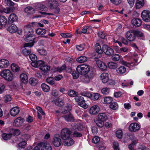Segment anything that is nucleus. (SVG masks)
<instances>
[{
  "label": "nucleus",
  "instance_id": "obj_1",
  "mask_svg": "<svg viewBox=\"0 0 150 150\" xmlns=\"http://www.w3.org/2000/svg\"><path fill=\"white\" fill-rule=\"evenodd\" d=\"M24 32L25 38V40L28 42L24 44V47H32L35 43L34 39L35 38L33 37L34 30L30 27V25L25 26L24 28Z\"/></svg>",
  "mask_w": 150,
  "mask_h": 150
},
{
  "label": "nucleus",
  "instance_id": "obj_2",
  "mask_svg": "<svg viewBox=\"0 0 150 150\" xmlns=\"http://www.w3.org/2000/svg\"><path fill=\"white\" fill-rule=\"evenodd\" d=\"M31 65L35 67H40V69L42 72V74L44 75H48V71L50 70V67L44 64V62L41 60H39L32 62L31 63Z\"/></svg>",
  "mask_w": 150,
  "mask_h": 150
},
{
  "label": "nucleus",
  "instance_id": "obj_3",
  "mask_svg": "<svg viewBox=\"0 0 150 150\" xmlns=\"http://www.w3.org/2000/svg\"><path fill=\"white\" fill-rule=\"evenodd\" d=\"M76 69L79 74L83 75L91 71L90 67L88 65L85 64L78 66Z\"/></svg>",
  "mask_w": 150,
  "mask_h": 150
},
{
  "label": "nucleus",
  "instance_id": "obj_4",
  "mask_svg": "<svg viewBox=\"0 0 150 150\" xmlns=\"http://www.w3.org/2000/svg\"><path fill=\"white\" fill-rule=\"evenodd\" d=\"M0 74L1 76L8 81H12L13 78V74L8 69L3 70L1 72Z\"/></svg>",
  "mask_w": 150,
  "mask_h": 150
},
{
  "label": "nucleus",
  "instance_id": "obj_5",
  "mask_svg": "<svg viewBox=\"0 0 150 150\" xmlns=\"http://www.w3.org/2000/svg\"><path fill=\"white\" fill-rule=\"evenodd\" d=\"M95 74L93 71L91 70L85 74L83 75L82 81L86 83L90 82L94 77Z\"/></svg>",
  "mask_w": 150,
  "mask_h": 150
},
{
  "label": "nucleus",
  "instance_id": "obj_6",
  "mask_svg": "<svg viewBox=\"0 0 150 150\" xmlns=\"http://www.w3.org/2000/svg\"><path fill=\"white\" fill-rule=\"evenodd\" d=\"M74 99L77 102L78 105L84 109H86L88 107V105L85 103L84 98L83 97L77 96Z\"/></svg>",
  "mask_w": 150,
  "mask_h": 150
},
{
  "label": "nucleus",
  "instance_id": "obj_7",
  "mask_svg": "<svg viewBox=\"0 0 150 150\" xmlns=\"http://www.w3.org/2000/svg\"><path fill=\"white\" fill-rule=\"evenodd\" d=\"M71 133V132L69 129L64 128L61 131L60 136L62 139L67 140L69 139L70 138Z\"/></svg>",
  "mask_w": 150,
  "mask_h": 150
},
{
  "label": "nucleus",
  "instance_id": "obj_8",
  "mask_svg": "<svg viewBox=\"0 0 150 150\" xmlns=\"http://www.w3.org/2000/svg\"><path fill=\"white\" fill-rule=\"evenodd\" d=\"M141 16L143 20L148 22L150 21V11L148 10H144L141 13Z\"/></svg>",
  "mask_w": 150,
  "mask_h": 150
},
{
  "label": "nucleus",
  "instance_id": "obj_9",
  "mask_svg": "<svg viewBox=\"0 0 150 150\" xmlns=\"http://www.w3.org/2000/svg\"><path fill=\"white\" fill-rule=\"evenodd\" d=\"M139 33V32L138 31H136L135 32L128 31L126 34V36L129 41H133L135 38V35Z\"/></svg>",
  "mask_w": 150,
  "mask_h": 150
},
{
  "label": "nucleus",
  "instance_id": "obj_10",
  "mask_svg": "<svg viewBox=\"0 0 150 150\" xmlns=\"http://www.w3.org/2000/svg\"><path fill=\"white\" fill-rule=\"evenodd\" d=\"M61 140L59 135V134H55L53 141V144L54 146L56 147H59L61 145Z\"/></svg>",
  "mask_w": 150,
  "mask_h": 150
},
{
  "label": "nucleus",
  "instance_id": "obj_11",
  "mask_svg": "<svg viewBox=\"0 0 150 150\" xmlns=\"http://www.w3.org/2000/svg\"><path fill=\"white\" fill-rule=\"evenodd\" d=\"M140 128V126L136 122L131 123L129 127V130L131 132H134L138 131Z\"/></svg>",
  "mask_w": 150,
  "mask_h": 150
},
{
  "label": "nucleus",
  "instance_id": "obj_12",
  "mask_svg": "<svg viewBox=\"0 0 150 150\" xmlns=\"http://www.w3.org/2000/svg\"><path fill=\"white\" fill-rule=\"evenodd\" d=\"M103 50L105 53L108 56H112V49L106 45L103 46Z\"/></svg>",
  "mask_w": 150,
  "mask_h": 150
},
{
  "label": "nucleus",
  "instance_id": "obj_13",
  "mask_svg": "<svg viewBox=\"0 0 150 150\" xmlns=\"http://www.w3.org/2000/svg\"><path fill=\"white\" fill-rule=\"evenodd\" d=\"M99 110V108L98 105H94L90 108L89 112L91 115H95L98 113Z\"/></svg>",
  "mask_w": 150,
  "mask_h": 150
},
{
  "label": "nucleus",
  "instance_id": "obj_14",
  "mask_svg": "<svg viewBox=\"0 0 150 150\" xmlns=\"http://www.w3.org/2000/svg\"><path fill=\"white\" fill-rule=\"evenodd\" d=\"M24 121L23 118H21V117H18L14 120L13 124L15 126L20 127L22 125Z\"/></svg>",
  "mask_w": 150,
  "mask_h": 150
},
{
  "label": "nucleus",
  "instance_id": "obj_15",
  "mask_svg": "<svg viewBox=\"0 0 150 150\" xmlns=\"http://www.w3.org/2000/svg\"><path fill=\"white\" fill-rule=\"evenodd\" d=\"M96 63L98 67L102 71H104L106 70L107 66L103 62L99 60H98L96 61Z\"/></svg>",
  "mask_w": 150,
  "mask_h": 150
},
{
  "label": "nucleus",
  "instance_id": "obj_16",
  "mask_svg": "<svg viewBox=\"0 0 150 150\" xmlns=\"http://www.w3.org/2000/svg\"><path fill=\"white\" fill-rule=\"evenodd\" d=\"M18 19V17L15 14H11L8 17V23L11 24L14 22L17 21Z\"/></svg>",
  "mask_w": 150,
  "mask_h": 150
},
{
  "label": "nucleus",
  "instance_id": "obj_17",
  "mask_svg": "<svg viewBox=\"0 0 150 150\" xmlns=\"http://www.w3.org/2000/svg\"><path fill=\"white\" fill-rule=\"evenodd\" d=\"M38 145L41 148V150H52V146L49 144L42 142Z\"/></svg>",
  "mask_w": 150,
  "mask_h": 150
},
{
  "label": "nucleus",
  "instance_id": "obj_18",
  "mask_svg": "<svg viewBox=\"0 0 150 150\" xmlns=\"http://www.w3.org/2000/svg\"><path fill=\"white\" fill-rule=\"evenodd\" d=\"M7 20L5 16H0V29L5 26L7 24Z\"/></svg>",
  "mask_w": 150,
  "mask_h": 150
},
{
  "label": "nucleus",
  "instance_id": "obj_19",
  "mask_svg": "<svg viewBox=\"0 0 150 150\" xmlns=\"http://www.w3.org/2000/svg\"><path fill=\"white\" fill-rule=\"evenodd\" d=\"M9 65L8 61L5 59H2L0 60V68H4L7 67Z\"/></svg>",
  "mask_w": 150,
  "mask_h": 150
},
{
  "label": "nucleus",
  "instance_id": "obj_20",
  "mask_svg": "<svg viewBox=\"0 0 150 150\" xmlns=\"http://www.w3.org/2000/svg\"><path fill=\"white\" fill-rule=\"evenodd\" d=\"M63 117L66 121L68 122H72L74 120V117L70 112L67 114L64 115Z\"/></svg>",
  "mask_w": 150,
  "mask_h": 150
},
{
  "label": "nucleus",
  "instance_id": "obj_21",
  "mask_svg": "<svg viewBox=\"0 0 150 150\" xmlns=\"http://www.w3.org/2000/svg\"><path fill=\"white\" fill-rule=\"evenodd\" d=\"M132 24L136 27H139L142 24L141 19L138 18H135L132 19L131 21Z\"/></svg>",
  "mask_w": 150,
  "mask_h": 150
},
{
  "label": "nucleus",
  "instance_id": "obj_22",
  "mask_svg": "<svg viewBox=\"0 0 150 150\" xmlns=\"http://www.w3.org/2000/svg\"><path fill=\"white\" fill-rule=\"evenodd\" d=\"M20 110L18 107H14L11 108L10 111L11 115L13 117L16 116L19 112Z\"/></svg>",
  "mask_w": 150,
  "mask_h": 150
},
{
  "label": "nucleus",
  "instance_id": "obj_23",
  "mask_svg": "<svg viewBox=\"0 0 150 150\" xmlns=\"http://www.w3.org/2000/svg\"><path fill=\"white\" fill-rule=\"evenodd\" d=\"M100 78L103 83H106L109 80L108 74L107 73H103L100 75Z\"/></svg>",
  "mask_w": 150,
  "mask_h": 150
},
{
  "label": "nucleus",
  "instance_id": "obj_24",
  "mask_svg": "<svg viewBox=\"0 0 150 150\" xmlns=\"http://www.w3.org/2000/svg\"><path fill=\"white\" fill-rule=\"evenodd\" d=\"M48 2L49 6L51 9L57 8L58 6V3L55 0H49Z\"/></svg>",
  "mask_w": 150,
  "mask_h": 150
},
{
  "label": "nucleus",
  "instance_id": "obj_25",
  "mask_svg": "<svg viewBox=\"0 0 150 150\" xmlns=\"http://www.w3.org/2000/svg\"><path fill=\"white\" fill-rule=\"evenodd\" d=\"M7 30L10 33H13L17 31L18 28L15 25L12 24L11 26H8Z\"/></svg>",
  "mask_w": 150,
  "mask_h": 150
},
{
  "label": "nucleus",
  "instance_id": "obj_26",
  "mask_svg": "<svg viewBox=\"0 0 150 150\" xmlns=\"http://www.w3.org/2000/svg\"><path fill=\"white\" fill-rule=\"evenodd\" d=\"M112 98L110 97H107L105 98L104 102L106 104H110L109 107L112 109Z\"/></svg>",
  "mask_w": 150,
  "mask_h": 150
},
{
  "label": "nucleus",
  "instance_id": "obj_27",
  "mask_svg": "<svg viewBox=\"0 0 150 150\" xmlns=\"http://www.w3.org/2000/svg\"><path fill=\"white\" fill-rule=\"evenodd\" d=\"M108 117L107 115L105 113H99L98 118L105 122L108 119Z\"/></svg>",
  "mask_w": 150,
  "mask_h": 150
},
{
  "label": "nucleus",
  "instance_id": "obj_28",
  "mask_svg": "<svg viewBox=\"0 0 150 150\" xmlns=\"http://www.w3.org/2000/svg\"><path fill=\"white\" fill-rule=\"evenodd\" d=\"M34 6L36 8L42 11H46L47 9V8L44 5L40 3H38L35 4Z\"/></svg>",
  "mask_w": 150,
  "mask_h": 150
},
{
  "label": "nucleus",
  "instance_id": "obj_29",
  "mask_svg": "<svg viewBox=\"0 0 150 150\" xmlns=\"http://www.w3.org/2000/svg\"><path fill=\"white\" fill-rule=\"evenodd\" d=\"M20 78L21 81L24 83H26L28 81V77L27 75L23 73L21 74Z\"/></svg>",
  "mask_w": 150,
  "mask_h": 150
},
{
  "label": "nucleus",
  "instance_id": "obj_30",
  "mask_svg": "<svg viewBox=\"0 0 150 150\" xmlns=\"http://www.w3.org/2000/svg\"><path fill=\"white\" fill-rule=\"evenodd\" d=\"M55 104L57 106L61 107L64 105V101L63 100L59 98H57L54 102Z\"/></svg>",
  "mask_w": 150,
  "mask_h": 150
},
{
  "label": "nucleus",
  "instance_id": "obj_31",
  "mask_svg": "<svg viewBox=\"0 0 150 150\" xmlns=\"http://www.w3.org/2000/svg\"><path fill=\"white\" fill-rule=\"evenodd\" d=\"M25 12L29 14H31L35 13V10L32 7H28L25 8L24 10Z\"/></svg>",
  "mask_w": 150,
  "mask_h": 150
},
{
  "label": "nucleus",
  "instance_id": "obj_32",
  "mask_svg": "<svg viewBox=\"0 0 150 150\" xmlns=\"http://www.w3.org/2000/svg\"><path fill=\"white\" fill-rule=\"evenodd\" d=\"M11 68L14 72H18L20 70V67L15 64H13L11 65Z\"/></svg>",
  "mask_w": 150,
  "mask_h": 150
},
{
  "label": "nucleus",
  "instance_id": "obj_33",
  "mask_svg": "<svg viewBox=\"0 0 150 150\" xmlns=\"http://www.w3.org/2000/svg\"><path fill=\"white\" fill-rule=\"evenodd\" d=\"M9 131V134L4 133L2 134V137L4 140H7L10 139L12 135L11 133H10V130Z\"/></svg>",
  "mask_w": 150,
  "mask_h": 150
},
{
  "label": "nucleus",
  "instance_id": "obj_34",
  "mask_svg": "<svg viewBox=\"0 0 150 150\" xmlns=\"http://www.w3.org/2000/svg\"><path fill=\"white\" fill-rule=\"evenodd\" d=\"M116 71L119 74H122L126 71V69L125 67L122 66L118 68Z\"/></svg>",
  "mask_w": 150,
  "mask_h": 150
},
{
  "label": "nucleus",
  "instance_id": "obj_35",
  "mask_svg": "<svg viewBox=\"0 0 150 150\" xmlns=\"http://www.w3.org/2000/svg\"><path fill=\"white\" fill-rule=\"evenodd\" d=\"M10 133L12 134V135H18L21 133L20 131L18 129H10Z\"/></svg>",
  "mask_w": 150,
  "mask_h": 150
},
{
  "label": "nucleus",
  "instance_id": "obj_36",
  "mask_svg": "<svg viewBox=\"0 0 150 150\" xmlns=\"http://www.w3.org/2000/svg\"><path fill=\"white\" fill-rule=\"evenodd\" d=\"M95 50L96 52L99 54H101L103 53V49L101 48L100 45L98 43H96L95 45Z\"/></svg>",
  "mask_w": 150,
  "mask_h": 150
},
{
  "label": "nucleus",
  "instance_id": "obj_37",
  "mask_svg": "<svg viewBox=\"0 0 150 150\" xmlns=\"http://www.w3.org/2000/svg\"><path fill=\"white\" fill-rule=\"evenodd\" d=\"M36 32L38 35H42L46 33V30L44 29L38 28L36 30Z\"/></svg>",
  "mask_w": 150,
  "mask_h": 150
},
{
  "label": "nucleus",
  "instance_id": "obj_38",
  "mask_svg": "<svg viewBox=\"0 0 150 150\" xmlns=\"http://www.w3.org/2000/svg\"><path fill=\"white\" fill-rule=\"evenodd\" d=\"M115 134L116 137L118 139H121L122 138L123 133L121 129H119L117 130L115 132Z\"/></svg>",
  "mask_w": 150,
  "mask_h": 150
},
{
  "label": "nucleus",
  "instance_id": "obj_39",
  "mask_svg": "<svg viewBox=\"0 0 150 150\" xmlns=\"http://www.w3.org/2000/svg\"><path fill=\"white\" fill-rule=\"evenodd\" d=\"M96 125L99 127H102L104 124V122L98 118L97 120L95 121Z\"/></svg>",
  "mask_w": 150,
  "mask_h": 150
},
{
  "label": "nucleus",
  "instance_id": "obj_40",
  "mask_svg": "<svg viewBox=\"0 0 150 150\" xmlns=\"http://www.w3.org/2000/svg\"><path fill=\"white\" fill-rule=\"evenodd\" d=\"M87 58L85 56H82L77 58L76 61L80 63H83L87 60Z\"/></svg>",
  "mask_w": 150,
  "mask_h": 150
},
{
  "label": "nucleus",
  "instance_id": "obj_41",
  "mask_svg": "<svg viewBox=\"0 0 150 150\" xmlns=\"http://www.w3.org/2000/svg\"><path fill=\"white\" fill-rule=\"evenodd\" d=\"M41 87L43 90L45 92H47L50 90L49 86L46 84L43 83L41 85Z\"/></svg>",
  "mask_w": 150,
  "mask_h": 150
},
{
  "label": "nucleus",
  "instance_id": "obj_42",
  "mask_svg": "<svg viewBox=\"0 0 150 150\" xmlns=\"http://www.w3.org/2000/svg\"><path fill=\"white\" fill-rule=\"evenodd\" d=\"M68 94L70 97H75L78 95V93L74 91L71 90L68 91Z\"/></svg>",
  "mask_w": 150,
  "mask_h": 150
},
{
  "label": "nucleus",
  "instance_id": "obj_43",
  "mask_svg": "<svg viewBox=\"0 0 150 150\" xmlns=\"http://www.w3.org/2000/svg\"><path fill=\"white\" fill-rule=\"evenodd\" d=\"M46 81L50 85H53L54 83V79L52 77L47 78Z\"/></svg>",
  "mask_w": 150,
  "mask_h": 150
},
{
  "label": "nucleus",
  "instance_id": "obj_44",
  "mask_svg": "<svg viewBox=\"0 0 150 150\" xmlns=\"http://www.w3.org/2000/svg\"><path fill=\"white\" fill-rule=\"evenodd\" d=\"M71 107L69 105L68 106H66L64 108L62 109V112L64 114H66L67 112H69V111L71 110Z\"/></svg>",
  "mask_w": 150,
  "mask_h": 150
},
{
  "label": "nucleus",
  "instance_id": "obj_45",
  "mask_svg": "<svg viewBox=\"0 0 150 150\" xmlns=\"http://www.w3.org/2000/svg\"><path fill=\"white\" fill-rule=\"evenodd\" d=\"M100 97V95L97 93H94L92 95L91 99L93 100H96L98 99Z\"/></svg>",
  "mask_w": 150,
  "mask_h": 150
},
{
  "label": "nucleus",
  "instance_id": "obj_46",
  "mask_svg": "<svg viewBox=\"0 0 150 150\" xmlns=\"http://www.w3.org/2000/svg\"><path fill=\"white\" fill-rule=\"evenodd\" d=\"M38 82L37 80L34 78H31L29 80V83L33 86H35L37 84Z\"/></svg>",
  "mask_w": 150,
  "mask_h": 150
},
{
  "label": "nucleus",
  "instance_id": "obj_47",
  "mask_svg": "<svg viewBox=\"0 0 150 150\" xmlns=\"http://www.w3.org/2000/svg\"><path fill=\"white\" fill-rule=\"evenodd\" d=\"M144 5V2L137 1L136 7L137 9H139L142 7Z\"/></svg>",
  "mask_w": 150,
  "mask_h": 150
},
{
  "label": "nucleus",
  "instance_id": "obj_48",
  "mask_svg": "<svg viewBox=\"0 0 150 150\" xmlns=\"http://www.w3.org/2000/svg\"><path fill=\"white\" fill-rule=\"evenodd\" d=\"M29 57L32 62H34L36 61L37 59V57L34 54H30L29 56Z\"/></svg>",
  "mask_w": 150,
  "mask_h": 150
},
{
  "label": "nucleus",
  "instance_id": "obj_49",
  "mask_svg": "<svg viewBox=\"0 0 150 150\" xmlns=\"http://www.w3.org/2000/svg\"><path fill=\"white\" fill-rule=\"evenodd\" d=\"M113 148L114 150H120V148L119 147V144L117 141H115L113 143Z\"/></svg>",
  "mask_w": 150,
  "mask_h": 150
},
{
  "label": "nucleus",
  "instance_id": "obj_50",
  "mask_svg": "<svg viewBox=\"0 0 150 150\" xmlns=\"http://www.w3.org/2000/svg\"><path fill=\"white\" fill-rule=\"evenodd\" d=\"M5 3L7 6H11L14 5V3L11 0H5Z\"/></svg>",
  "mask_w": 150,
  "mask_h": 150
},
{
  "label": "nucleus",
  "instance_id": "obj_51",
  "mask_svg": "<svg viewBox=\"0 0 150 150\" xmlns=\"http://www.w3.org/2000/svg\"><path fill=\"white\" fill-rule=\"evenodd\" d=\"M100 140V139L99 137L97 136H95L92 139V142L95 144H96L99 142Z\"/></svg>",
  "mask_w": 150,
  "mask_h": 150
},
{
  "label": "nucleus",
  "instance_id": "obj_52",
  "mask_svg": "<svg viewBox=\"0 0 150 150\" xmlns=\"http://www.w3.org/2000/svg\"><path fill=\"white\" fill-rule=\"evenodd\" d=\"M31 52L30 50L28 49L25 48L23 50V53L25 55H29Z\"/></svg>",
  "mask_w": 150,
  "mask_h": 150
},
{
  "label": "nucleus",
  "instance_id": "obj_53",
  "mask_svg": "<svg viewBox=\"0 0 150 150\" xmlns=\"http://www.w3.org/2000/svg\"><path fill=\"white\" fill-rule=\"evenodd\" d=\"M11 99V96L9 95H6L4 97V102L5 103L10 101Z\"/></svg>",
  "mask_w": 150,
  "mask_h": 150
},
{
  "label": "nucleus",
  "instance_id": "obj_54",
  "mask_svg": "<svg viewBox=\"0 0 150 150\" xmlns=\"http://www.w3.org/2000/svg\"><path fill=\"white\" fill-rule=\"evenodd\" d=\"M38 51L40 54L41 55H45L47 54V52L46 50L44 49H38Z\"/></svg>",
  "mask_w": 150,
  "mask_h": 150
},
{
  "label": "nucleus",
  "instance_id": "obj_55",
  "mask_svg": "<svg viewBox=\"0 0 150 150\" xmlns=\"http://www.w3.org/2000/svg\"><path fill=\"white\" fill-rule=\"evenodd\" d=\"M98 36L101 38L104 39L105 37V35L104 33L102 31H100L98 33Z\"/></svg>",
  "mask_w": 150,
  "mask_h": 150
},
{
  "label": "nucleus",
  "instance_id": "obj_56",
  "mask_svg": "<svg viewBox=\"0 0 150 150\" xmlns=\"http://www.w3.org/2000/svg\"><path fill=\"white\" fill-rule=\"evenodd\" d=\"M26 144V143L25 140L20 143L18 144V146L19 148H25V146Z\"/></svg>",
  "mask_w": 150,
  "mask_h": 150
},
{
  "label": "nucleus",
  "instance_id": "obj_57",
  "mask_svg": "<svg viewBox=\"0 0 150 150\" xmlns=\"http://www.w3.org/2000/svg\"><path fill=\"white\" fill-rule=\"evenodd\" d=\"M129 139L130 140L132 141L133 142H134V141H136L134 134H128Z\"/></svg>",
  "mask_w": 150,
  "mask_h": 150
},
{
  "label": "nucleus",
  "instance_id": "obj_58",
  "mask_svg": "<svg viewBox=\"0 0 150 150\" xmlns=\"http://www.w3.org/2000/svg\"><path fill=\"white\" fill-rule=\"evenodd\" d=\"M84 44H81L77 45L76 46V48L79 51H81L84 49Z\"/></svg>",
  "mask_w": 150,
  "mask_h": 150
},
{
  "label": "nucleus",
  "instance_id": "obj_59",
  "mask_svg": "<svg viewBox=\"0 0 150 150\" xmlns=\"http://www.w3.org/2000/svg\"><path fill=\"white\" fill-rule=\"evenodd\" d=\"M61 35L62 37L64 38H71L72 36L71 34L69 33H62L61 34Z\"/></svg>",
  "mask_w": 150,
  "mask_h": 150
},
{
  "label": "nucleus",
  "instance_id": "obj_60",
  "mask_svg": "<svg viewBox=\"0 0 150 150\" xmlns=\"http://www.w3.org/2000/svg\"><path fill=\"white\" fill-rule=\"evenodd\" d=\"M67 68V67H66V66L65 64H64L62 67H58L57 69V71L59 72H61L62 70H64L65 69H66Z\"/></svg>",
  "mask_w": 150,
  "mask_h": 150
},
{
  "label": "nucleus",
  "instance_id": "obj_61",
  "mask_svg": "<svg viewBox=\"0 0 150 150\" xmlns=\"http://www.w3.org/2000/svg\"><path fill=\"white\" fill-rule=\"evenodd\" d=\"M82 96L86 97L91 98L92 94L89 92H87L85 93H83L81 94Z\"/></svg>",
  "mask_w": 150,
  "mask_h": 150
},
{
  "label": "nucleus",
  "instance_id": "obj_62",
  "mask_svg": "<svg viewBox=\"0 0 150 150\" xmlns=\"http://www.w3.org/2000/svg\"><path fill=\"white\" fill-rule=\"evenodd\" d=\"M73 135L74 136L79 137H81L82 136V134L77 131H75L73 133Z\"/></svg>",
  "mask_w": 150,
  "mask_h": 150
},
{
  "label": "nucleus",
  "instance_id": "obj_63",
  "mask_svg": "<svg viewBox=\"0 0 150 150\" xmlns=\"http://www.w3.org/2000/svg\"><path fill=\"white\" fill-rule=\"evenodd\" d=\"M108 89L107 88H103L101 90L102 93L104 94H107L109 92Z\"/></svg>",
  "mask_w": 150,
  "mask_h": 150
},
{
  "label": "nucleus",
  "instance_id": "obj_64",
  "mask_svg": "<svg viewBox=\"0 0 150 150\" xmlns=\"http://www.w3.org/2000/svg\"><path fill=\"white\" fill-rule=\"evenodd\" d=\"M120 57V56L118 54H115L113 56V60L115 61H118L119 60Z\"/></svg>",
  "mask_w": 150,
  "mask_h": 150
}]
</instances>
